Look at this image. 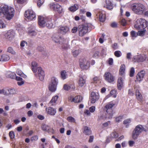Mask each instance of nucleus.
<instances>
[{"mask_svg": "<svg viewBox=\"0 0 148 148\" xmlns=\"http://www.w3.org/2000/svg\"><path fill=\"white\" fill-rule=\"evenodd\" d=\"M112 47L115 50L117 49L118 48L117 44L116 43H114L112 45Z\"/></svg>", "mask_w": 148, "mask_h": 148, "instance_id": "obj_59", "label": "nucleus"}, {"mask_svg": "<svg viewBox=\"0 0 148 148\" xmlns=\"http://www.w3.org/2000/svg\"><path fill=\"white\" fill-rule=\"evenodd\" d=\"M123 86V79L122 77L119 78L117 81V87L119 90H121Z\"/></svg>", "mask_w": 148, "mask_h": 148, "instance_id": "obj_23", "label": "nucleus"}, {"mask_svg": "<svg viewBox=\"0 0 148 148\" xmlns=\"http://www.w3.org/2000/svg\"><path fill=\"white\" fill-rule=\"evenodd\" d=\"M131 123V121H124L123 123L126 125V127L127 128L128 127L129 125Z\"/></svg>", "mask_w": 148, "mask_h": 148, "instance_id": "obj_52", "label": "nucleus"}, {"mask_svg": "<svg viewBox=\"0 0 148 148\" xmlns=\"http://www.w3.org/2000/svg\"><path fill=\"white\" fill-rule=\"evenodd\" d=\"M79 8L78 5L76 4H75L71 6L69 8L68 10L70 11L71 12H74L77 10Z\"/></svg>", "mask_w": 148, "mask_h": 148, "instance_id": "obj_27", "label": "nucleus"}, {"mask_svg": "<svg viewBox=\"0 0 148 148\" xmlns=\"http://www.w3.org/2000/svg\"><path fill=\"white\" fill-rule=\"evenodd\" d=\"M77 27H74L71 29V32L72 33H76L77 30Z\"/></svg>", "mask_w": 148, "mask_h": 148, "instance_id": "obj_58", "label": "nucleus"}, {"mask_svg": "<svg viewBox=\"0 0 148 148\" xmlns=\"http://www.w3.org/2000/svg\"><path fill=\"white\" fill-rule=\"evenodd\" d=\"M15 33L13 31L9 30L5 35L6 39L9 40H12L14 38Z\"/></svg>", "mask_w": 148, "mask_h": 148, "instance_id": "obj_15", "label": "nucleus"}, {"mask_svg": "<svg viewBox=\"0 0 148 148\" xmlns=\"http://www.w3.org/2000/svg\"><path fill=\"white\" fill-rule=\"evenodd\" d=\"M30 32L28 34L30 36H33L36 35L37 33L35 30L33 31H32V32Z\"/></svg>", "mask_w": 148, "mask_h": 148, "instance_id": "obj_55", "label": "nucleus"}, {"mask_svg": "<svg viewBox=\"0 0 148 148\" xmlns=\"http://www.w3.org/2000/svg\"><path fill=\"white\" fill-rule=\"evenodd\" d=\"M71 87L66 84H64L63 86V89L66 91H68L71 89Z\"/></svg>", "mask_w": 148, "mask_h": 148, "instance_id": "obj_39", "label": "nucleus"}, {"mask_svg": "<svg viewBox=\"0 0 148 148\" xmlns=\"http://www.w3.org/2000/svg\"><path fill=\"white\" fill-rule=\"evenodd\" d=\"M38 139V136H34L31 138V140L32 141L36 140Z\"/></svg>", "mask_w": 148, "mask_h": 148, "instance_id": "obj_60", "label": "nucleus"}, {"mask_svg": "<svg viewBox=\"0 0 148 148\" xmlns=\"http://www.w3.org/2000/svg\"><path fill=\"white\" fill-rule=\"evenodd\" d=\"M136 95L138 99L140 100L142 99V96L138 90H136Z\"/></svg>", "mask_w": 148, "mask_h": 148, "instance_id": "obj_31", "label": "nucleus"}, {"mask_svg": "<svg viewBox=\"0 0 148 148\" xmlns=\"http://www.w3.org/2000/svg\"><path fill=\"white\" fill-rule=\"evenodd\" d=\"M89 109L91 112H93L95 110V107L94 106H92L89 108Z\"/></svg>", "mask_w": 148, "mask_h": 148, "instance_id": "obj_56", "label": "nucleus"}, {"mask_svg": "<svg viewBox=\"0 0 148 148\" xmlns=\"http://www.w3.org/2000/svg\"><path fill=\"white\" fill-rule=\"evenodd\" d=\"M38 64L35 62H32V69L34 73H36L37 71V66Z\"/></svg>", "mask_w": 148, "mask_h": 148, "instance_id": "obj_25", "label": "nucleus"}, {"mask_svg": "<svg viewBox=\"0 0 148 148\" xmlns=\"http://www.w3.org/2000/svg\"><path fill=\"white\" fill-rule=\"evenodd\" d=\"M58 83L57 79L55 77H53L51 79V82L49 84V89L51 91H54L56 90L57 85Z\"/></svg>", "mask_w": 148, "mask_h": 148, "instance_id": "obj_9", "label": "nucleus"}, {"mask_svg": "<svg viewBox=\"0 0 148 148\" xmlns=\"http://www.w3.org/2000/svg\"><path fill=\"white\" fill-rule=\"evenodd\" d=\"M147 22L145 19L141 18L137 20L134 27L137 30H142L147 27Z\"/></svg>", "mask_w": 148, "mask_h": 148, "instance_id": "obj_3", "label": "nucleus"}, {"mask_svg": "<svg viewBox=\"0 0 148 148\" xmlns=\"http://www.w3.org/2000/svg\"><path fill=\"white\" fill-rule=\"evenodd\" d=\"M80 51L79 50H76L73 51L72 52V53L73 56L75 57L77 56L80 52Z\"/></svg>", "mask_w": 148, "mask_h": 148, "instance_id": "obj_48", "label": "nucleus"}, {"mask_svg": "<svg viewBox=\"0 0 148 148\" xmlns=\"http://www.w3.org/2000/svg\"><path fill=\"white\" fill-rule=\"evenodd\" d=\"M53 40L55 42L59 43L61 45V46L63 49H67L68 48V42L66 39L59 36H57L55 37Z\"/></svg>", "mask_w": 148, "mask_h": 148, "instance_id": "obj_4", "label": "nucleus"}, {"mask_svg": "<svg viewBox=\"0 0 148 148\" xmlns=\"http://www.w3.org/2000/svg\"><path fill=\"white\" fill-rule=\"evenodd\" d=\"M111 137L112 138H116L118 136V134L116 132H114L112 133L111 135Z\"/></svg>", "mask_w": 148, "mask_h": 148, "instance_id": "obj_45", "label": "nucleus"}, {"mask_svg": "<svg viewBox=\"0 0 148 148\" xmlns=\"http://www.w3.org/2000/svg\"><path fill=\"white\" fill-rule=\"evenodd\" d=\"M103 77L105 80L108 82L113 83L115 80V77L111 73L108 72H106Z\"/></svg>", "mask_w": 148, "mask_h": 148, "instance_id": "obj_8", "label": "nucleus"}, {"mask_svg": "<svg viewBox=\"0 0 148 148\" xmlns=\"http://www.w3.org/2000/svg\"><path fill=\"white\" fill-rule=\"evenodd\" d=\"M25 16L28 19L32 20L35 18L36 14L31 9H29L25 12Z\"/></svg>", "mask_w": 148, "mask_h": 148, "instance_id": "obj_11", "label": "nucleus"}, {"mask_svg": "<svg viewBox=\"0 0 148 148\" xmlns=\"http://www.w3.org/2000/svg\"><path fill=\"white\" fill-rule=\"evenodd\" d=\"M135 73L134 69L132 67L130 71V77H132L134 76Z\"/></svg>", "mask_w": 148, "mask_h": 148, "instance_id": "obj_46", "label": "nucleus"}, {"mask_svg": "<svg viewBox=\"0 0 148 148\" xmlns=\"http://www.w3.org/2000/svg\"><path fill=\"white\" fill-rule=\"evenodd\" d=\"M99 96L98 93L95 92L93 91L92 92L90 97L91 103H95L99 99Z\"/></svg>", "mask_w": 148, "mask_h": 148, "instance_id": "obj_13", "label": "nucleus"}, {"mask_svg": "<svg viewBox=\"0 0 148 148\" xmlns=\"http://www.w3.org/2000/svg\"><path fill=\"white\" fill-rule=\"evenodd\" d=\"M145 32V30L138 31L137 32L138 36V35L141 36H143L144 35Z\"/></svg>", "mask_w": 148, "mask_h": 148, "instance_id": "obj_44", "label": "nucleus"}, {"mask_svg": "<svg viewBox=\"0 0 148 148\" xmlns=\"http://www.w3.org/2000/svg\"><path fill=\"white\" fill-rule=\"evenodd\" d=\"M128 143L130 147H132L134 146L135 143V142L133 140H130L129 141Z\"/></svg>", "mask_w": 148, "mask_h": 148, "instance_id": "obj_54", "label": "nucleus"}, {"mask_svg": "<svg viewBox=\"0 0 148 148\" xmlns=\"http://www.w3.org/2000/svg\"><path fill=\"white\" fill-rule=\"evenodd\" d=\"M7 51L13 55H15L16 54V52L14 50L13 48L11 47H9L8 48Z\"/></svg>", "mask_w": 148, "mask_h": 148, "instance_id": "obj_36", "label": "nucleus"}, {"mask_svg": "<svg viewBox=\"0 0 148 148\" xmlns=\"http://www.w3.org/2000/svg\"><path fill=\"white\" fill-rule=\"evenodd\" d=\"M143 131L147 132V130L142 125H139L136 126L133 132V138L134 139H136L140 134Z\"/></svg>", "mask_w": 148, "mask_h": 148, "instance_id": "obj_7", "label": "nucleus"}, {"mask_svg": "<svg viewBox=\"0 0 148 148\" xmlns=\"http://www.w3.org/2000/svg\"><path fill=\"white\" fill-rule=\"evenodd\" d=\"M9 95H13L16 93V90L14 88H9Z\"/></svg>", "mask_w": 148, "mask_h": 148, "instance_id": "obj_49", "label": "nucleus"}, {"mask_svg": "<svg viewBox=\"0 0 148 148\" xmlns=\"http://www.w3.org/2000/svg\"><path fill=\"white\" fill-rule=\"evenodd\" d=\"M145 73V71L144 70H142L138 72L136 76L135 81L136 82H140L143 79Z\"/></svg>", "mask_w": 148, "mask_h": 148, "instance_id": "obj_17", "label": "nucleus"}, {"mask_svg": "<svg viewBox=\"0 0 148 148\" xmlns=\"http://www.w3.org/2000/svg\"><path fill=\"white\" fill-rule=\"evenodd\" d=\"M99 21L103 22L105 20L106 15L105 14L99 12Z\"/></svg>", "mask_w": 148, "mask_h": 148, "instance_id": "obj_28", "label": "nucleus"}, {"mask_svg": "<svg viewBox=\"0 0 148 148\" xmlns=\"http://www.w3.org/2000/svg\"><path fill=\"white\" fill-rule=\"evenodd\" d=\"M58 4H55L53 3H51L49 4L50 7L51 9H53L54 10H56L57 8H58Z\"/></svg>", "mask_w": 148, "mask_h": 148, "instance_id": "obj_32", "label": "nucleus"}, {"mask_svg": "<svg viewBox=\"0 0 148 148\" xmlns=\"http://www.w3.org/2000/svg\"><path fill=\"white\" fill-rule=\"evenodd\" d=\"M57 8H56V10H57L59 14H61L63 12V9L62 7L58 4Z\"/></svg>", "mask_w": 148, "mask_h": 148, "instance_id": "obj_41", "label": "nucleus"}, {"mask_svg": "<svg viewBox=\"0 0 148 148\" xmlns=\"http://www.w3.org/2000/svg\"><path fill=\"white\" fill-rule=\"evenodd\" d=\"M34 1L37 3L39 7H40L44 2V0H34Z\"/></svg>", "mask_w": 148, "mask_h": 148, "instance_id": "obj_38", "label": "nucleus"}, {"mask_svg": "<svg viewBox=\"0 0 148 148\" xmlns=\"http://www.w3.org/2000/svg\"><path fill=\"white\" fill-rule=\"evenodd\" d=\"M92 25L90 23H85L79 25L78 27L79 35L83 36L85 35L88 31V29Z\"/></svg>", "mask_w": 148, "mask_h": 148, "instance_id": "obj_2", "label": "nucleus"}, {"mask_svg": "<svg viewBox=\"0 0 148 148\" xmlns=\"http://www.w3.org/2000/svg\"><path fill=\"white\" fill-rule=\"evenodd\" d=\"M5 24L4 22L1 20L0 21V28H3L5 27Z\"/></svg>", "mask_w": 148, "mask_h": 148, "instance_id": "obj_50", "label": "nucleus"}, {"mask_svg": "<svg viewBox=\"0 0 148 148\" xmlns=\"http://www.w3.org/2000/svg\"><path fill=\"white\" fill-rule=\"evenodd\" d=\"M16 76V75L15 73L11 72L9 74L7 75V77L12 79H14L15 78Z\"/></svg>", "mask_w": 148, "mask_h": 148, "instance_id": "obj_37", "label": "nucleus"}, {"mask_svg": "<svg viewBox=\"0 0 148 148\" xmlns=\"http://www.w3.org/2000/svg\"><path fill=\"white\" fill-rule=\"evenodd\" d=\"M69 30V27L66 26H60L58 31L62 34H65Z\"/></svg>", "mask_w": 148, "mask_h": 148, "instance_id": "obj_21", "label": "nucleus"}, {"mask_svg": "<svg viewBox=\"0 0 148 148\" xmlns=\"http://www.w3.org/2000/svg\"><path fill=\"white\" fill-rule=\"evenodd\" d=\"M124 116L122 115L118 116L116 118V120H120L123 119Z\"/></svg>", "mask_w": 148, "mask_h": 148, "instance_id": "obj_62", "label": "nucleus"}, {"mask_svg": "<svg viewBox=\"0 0 148 148\" xmlns=\"http://www.w3.org/2000/svg\"><path fill=\"white\" fill-rule=\"evenodd\" d=\"M69 100L71 102H74L75 103H79L82 101L83 97L80 95H77L74 97L73 96H70L69 97Z\"/></svg>", "mask_w": 148, "mask_h": 148, "instance_id": "obj_12", "label": "nucleus"}, {"mask_svg": "<svg viewBox=\"0 0 148 148\" xmlns=\"http://www.w3.org/2000/svg\"><path fill=\"white\" fill-rule=\"evenodd\" d=\"M46 27L49 29H51L54 27L53 22H52V16H46Z\"/></svg>", "mask_w": 148, "mask_h": 148, "instance_id": "obj_14", "label": "nucleus"}, {"mask_svg": "<svg viewBox=\"0 0 148 148\" xmlns=\"http://www.w3.org/2000/svg\"><path fill=\"white\" fill-rule=\"evenodd\" d=\"M125 70V66L124 64H122L119 70V74L121 75H123L124 73Z\"/></svg>", "mask_w": 148, "mask_h": 148, "instance_id": "obj_30", "label": "nucleus"}, {"mask_svg": "<svg viewBox=\"0 0 148 148\" xmlns=\"http://www.w3.org/2000/svg\"><path fill=\"white\" fill-rule=\"evenodd\" d=\"M41 127L42 130L48 132H49V130L50 129V127L49 126L44 124L42 125Z\"/></svg>", "mask_w": 148, "mask_h": 148, "instance_id": "obj_33", "label": "nucleus"}, {"mask_svg": "<svg viewBox=\"0 0 148 148\" xmlns=\"http://www.w3.org/2000/svg\"><path fill=\"white\" fill-rule=\"evenodd\" d=\"M38 71V74L39 77V79L41 81L43 80L45 77V73L42 68L40 67H38L37 69V71Z\"/></svg>", "mask_w": 148, "mask_h": 148, "instance_id": "obj_19", "label": "nucleus"}, {"mask_svg": "<svg viewBox=\"0 0 148 148\" xmlns=\"http://www.w3.org/2000/svg\"><path fill=\"white\" fill-rule=\"evenodd\" d=\"M145 55L144 56L138 55L133 58V60L134 62H140L144 61L146 59Z\"/></svg>", "mask_w": 148, "mask_h": 148, "instance_id": "obj_16", "label": "nucleus"}, {"mask_svg": "<svg viewBox=\"0 0 148 148\" xmlns=\"http://www.w3.org/2000/svg\"><path fill=\"white\" fill-rule=\"evenodd\" d=\"M9 135L10 138L12 139L14 137L15 135L14 134V132L13 131H10L9 132Z\"/></svg>", "mask_w": 148, "mask_h": 148, "instance_id": "obj_53", "label": "nucleus"}, {"mask_svg": "<svg viewBox=\"0 0 148 148\" xmlns=\"http://www.w3.org/2000/svg\"><path fill=\"white\" fill-rule=\"evenodd\" d=\"M48 114L51 115H54L56 112V110L51 107H49L47 110Z\"/></svg>", "mask_w": 148, "mask_h": 148, "instance_id": "obj_26", "label": "nucleus"}, {"mask_svg": "<svg viewBox=\"0 0 148 148\" xmlns=\"http://www.w3.org/2000/svg\"><path fill=\"white\" fill-rule=\"evenodd\" d=\"M114 55L117 57H119L122 55V53L120 51L118 50L115 51L114 52Z\"/></svg>", "mask_w": 148, "mask_h": 148, "instance_id": "obj_40", "label": "nucleus"}, {"mask_svg": "<svg viewBox=\"0 0 148 148\" xmlns=\"http://www.w3.org/2000/svg\"><path fill=\"white\" fill-rule=\"evenodd\" d=\"M14 8L8 6L6 5H1L0 7V18L4 16L9 20H11L14 16Z\"/></svg>", "mask_w": 148, "mask_h": 148, "instance_id": "obj_1", "label": "nucleus"}, {"mask_svg": "<svg viewBox=\"0 0 148 148\" xmlns=\"http://www.w3.org/2000/svg\"><path fill=\"white\" fill-rule=\"evenodd\" d=\"M10 58L9 56L5 54H3L0 56V61L2 62H5L9 60Z\"/></svg>", "mask_w": 148, "mask_h": 148, "instance_id": "obj_24", "label": "nucleus"}, {"mask_svg": "<svg viewBox=\"0 0 148 148\" xmlns=\"http://www.w3.org/2000/svg\"><path fill=\"white\" fill-rule=\"evenodd\" d=\"M111 26L112 27H116L117 26V24L115 22H113L111 23Z\"/></svg>", "mask_w": 148, "mask_h": 148, "instance_id": "obj_64", "label": "nucleus"}, {"mask_svg": "<svg viewBox=\"0 0 148 148\" xmlns=\"http://www.w3.org/2000/svg\"><path fill=\"white\" fill-rule=\"evenodd\" d=\"M108 63L110 65H112L113 63V59L112 58H110L108 61Z\"/></svg>", "mask_w": 148, "mask_h": 148, "instance_id": "obj_63", "label": "nucleus"}, {"mask_svg": "<svg viewBox=\"0 0 148 148\" xmlns=\"http://www.w3.org/2000/svg\"><path fill=\"white\" fill-rule=\"evenodd\" d=\"M80 67L83 69H87L90 67V62L85 59H81L79 60Z\"/></svg>", "mask_w": 148, "mask_h": 148, "instance_id": "obj_10", "label": "nucleus"}, {"mask_svg": "<svg viewBox=\"0 0 148 148\" xmlns=\"http://www.w3.org/2000/svg\"><path fill=\"white\" fill-rule=\"evenodd\" d=\"M25 45H27V43L26 41L23 40L21 42L20 46L21 47H23Z\"/></svg>", "mask_w": 148, "mask_h": 148, "instance_id": "obj_51", "label": "nucleus"}, {"mask_svg": "<svg viewBox=\"0 0 148 148\" xmlns=\"http://www.w3.org/2000/svg\"><path fill=\"white\" fill-rule=\"evenodd\" d=\"M61 77L63 80H64L66 78V72L64 70L62 71L60 73Z\"/></svg>", "mask_w": 148, "mask_h": 148, "instance_id": "obj_34", "label": "nucleus"}, {"mask_svg": "<svg viewBox=\"0 0 148 148\" xmlns=\"http://www.w3.org/2000/svg\"><path fill=\"white\" fill-rule=\"evenodd\" d=\"M35 29L34 27H29L28 29V34L30 32H32V31H35Z\"/></svg>", "mask_w": 148, "mask_h": 148, "instance_id": "obj_57", "label": "nucleus"}, {"mask_svg": "<svg viewBox=\"0 0 148 148\" xmlns=\"http://www.w3.org/2000/svg\"><path fill=\"white\" fill-rule=\"evenodd\" d=\"M120 22L121 24L123 26H125L127 24L126 20L124 18L121 19Z\"/></svg>", "mask_w": 148, "mask_h": 148, "instance_id": "obj_47", "label": "nucleus"}, {"mask_svg": "<svg viewBox=\"0 0 148 148\" xmlns=\"http://www.w3.org/2000/svg\"><path fill=\"white\" fill-rule=\"evenodd\" d=\"M115 105V103L112 101L107 104L104 107V108L107 112V116L109 119L112 116L113 114V107Z\"/></svg>", "mask_w": 148, "mask_h": 148, "instance_id": "obj_6", "label": "nucleus"}, {"mask_svg": "<svg viewBox=\"0 0 148 148\" xmlns=\"http://www.w3.org/2000/svg\"><path fill=\"white\" fill-rule=\"evenodd\" d=\"M85 80L82 77H81L80 78L79 82V84L80 86L81 87L83 86L85 84Z\"/></svg>", "mask_w": 148, "mask_h": 148, "instance_id": "obj_35", "label": "nucleus"}, {"mask_svg": "<svg viewBox=\"0 0 148 148\" xmlns=\"http://www.w3.org/2000/svg\"><path fill=\"white\" fill-rule=\"evenodd\" d=\"M103 7L106 8L109 10L113 9L114 6L112 0H106V4L104 5Z\"/></svg>", "mask_w": 148, "mask_h": 148, "instance_id": "obj_20", "label": "nucleus"}, {"mask_svg": "<svg viewBox=\"0 0 148 148\" xmlns=\"http://www.w3.org/2000/svg\"><path fill=\"white\" fill-rule=\"evenodd\" d=\"M58 98V96L57 95L53 97L51 100L50 101L49 104H51V106H53L54 105H55V103H56Z\"/></svg>", "mask_w": 148, "mask_h": 148, "instance_id": "obj_29", "label": "nucleus"}, {"mask_svg": "<svg viewBox=\"0 0 148 148\" xmlns=\"http://www.w3.org/2000/svg\"><path fill=\"white\" fill-rule=\"evenodd\" d=\"M9 89H3V93L4 95L8 96L9 95Z\"/></svg>", "mask_w": 148, "mask_h": 148, "instance_id": "obj_43", "label": "nucleus"}, {"mask_svg": "<svg viewBox=\"0 0 148 148\" xmlns=\"http://www.w3.org/2000/svg\"><path fill=\"white\" fill-rule=\"evenodd\" d=\"M133 11L137 14H142L145 11V6L141 3H136L132 6Z\"/></svg>", "mask_w": 148, "mask_h": 148, "instance_id": "obj_5", "label": "nucleus"}, {"mask_svg": "<svg viewBox=\"0 0 148 148\" xmlns=\"http://www.w3.org/2000/svg\"><path fill=\"white\" fill-rule=\"evenodd\" d=\"M83 132L86 135H90L92 134V131L90 128L86 126L83 127Z\"/></svg>", "mask_w": 148, "mask_h": 148, "instance_id": "obj_22", "label": "nucleus"}, {"mask_svg": "<svg viewBox=\"0 0 148 148\" xmlns=\"http://www.w3.org/2000/svg\"><path fill=\"white\" fill-rule=\"evenodd\" d=\"M99 56V52L98 51H96L94 54L93 57L94 58H97Z\"/></svg>", "mask_w": 148, "mask_h": 148, "instance_id": "obj_61", "label": "nucleus"}, {"mask_svg": "<svg viewBox=\"0 0 148 148\" xmlns=\"http://www.w3.org/2000/svg\"><path fill=\"white\" fill-rule=\"evenodd\" d=\"M46 16L43 17L41 16H38V22L39 25L42 27L45 26V25L46 23Z\"/></svg>", "mask_w": 148, "mask_h": 148, "instance_id": "obj_18", "label": "nucleus"}, {"mask_svg": "<svg viewBox=\"0 0 148 148\" xmlns=\"http://www.w3.org/2000/svg\"><path fill=\"white\" fill-rule=\"evenodd\" d=\"M130 35L132 38H136L138 36L137 33H136L134 31L132 30L130 32Z\"/></svg>", "mask_w": 148, "mask_h": 148, "instance_id": "obj_42", "label": "nucleus"}]
</instances>
